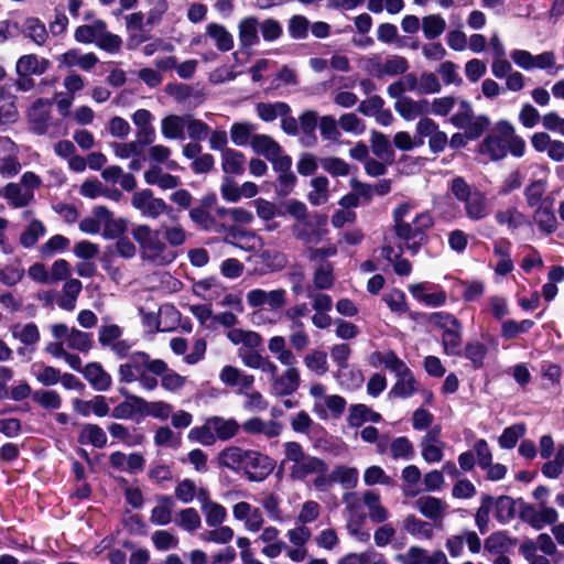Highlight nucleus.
<instances>
[{
	"mask_svg": "<svg viewBox=\"0 0 564 564\" xmlns=\"http://www.w3.org/2000/svg\"><path fill=\"white\" fill-rule=\"evenodd\" d=\"M131 236L138 246L141 261L148 265L161 268L174 262L177 254L171 249L160 229L147 224L133 226Z\"/></svg>",
	"mask_w": 564,
	"mask_h": 564,
	"instance_id": "obj_1",
	"label": "nucleus"
},
{
	"mask_svg": "<svg viewBox=\"0 0 564 564\" xmlns=\"http://www.w3.org/2000/svg\"><path fill=\"white\" fill-rule=\"evenodd\" d=\"M524 150V140L517 135L513 126L508 121H499L479 144V153L492 161L506 158L508 152L513 156L521 158Z\"/></svg>",
	"mask_w": 564,
	"mask_h": 564,
	"instance_id": "obj_2",
	"label": "nucleus"
},
{
	"mask_svg": "<svg viewBox=\"0 0 564 564\" xmlns=\"http://www.w3.org/2000/svg\"><path fill=\"white\" fill-rule=\"evenodd\" d=\"M449 188L454 197L464 204V212L468 219L479 221L489 216L490 207L486 195L469 186L463 177L453 178Z\"/></svg>",
	"mask_w": 564,
	"mask_h": 564,
	"instance_id": "obj_3",
	"label": "nucleus"
},
{
	"mask_svg": "<svg viewBox=\"0 0 564 564\" xmlns=\"http://www.w3.org/2000/svg\"><path fill=\"white\" fill-rule=\"evenodd\" d=\"M283 446L285 454L283 464L292 463L290 466V477L293 480H304L310 475L328 470V465L325 460L305 453L297 442H286Z\"/></svg>",
	"mask_w": 564,
	"mask_h": 564,
	"instance_id": "obj_4",
	"label": "nucleus"
},
{
	"mask_svg": "<svg viewBox=\"0 0 564 564\" xmlns=\"http://www.w3.org/2000/svg\"><path fill=\"white\" fill-rule=\"evenodd\" d=\"M365 70L373 77L397 76L404 74L409 68L405 57L390 55L382 58L379 54H371L364 58Z\"/></svg>",
	"mask_w": 564,
	"mask_h": 564,
	"instance_id": "obj_5",
	"label": "nucleus"
},
{
	"mask_svg": "<svg viewBox=\"0 0 564 564\" xmlns=\"http://www.w3.org/2000/svg\"><path fill=\"white\" fill-rule=\"evenodd\" d=\"M327 224V217L315 214L302 221H296L292 227L294 237L305 243H317L326 234L324 227Z\"/></svg>",
	"mask_w": 564,
	"mask_h": 564,
	"instance_id": "obj_6",
	"label": "nucleus"
},
{
	"mask_svg": "<svg viewBox=\"0 0 564 564\" xmlns=\"http://www.w3.org/2000/svg\"><path fill=\"white\" fill-rule=\"evenodd\" d=\"M246 302L251 308L268 306L270 311H279L286 304V291L284 289L270 291L252 289L246 294Z\"/></svg>",
	"mask_w": 564,
	"mask_h": 564,
	"instance_id": "obj_7",
	"label": "nucleus"
},
{
	"mask_svg": "<svg viewBox=\"0 0 564 564\" xmlns=\"http://www.w3.org/2000/svg\"><path fill=\"white\" fill-rule=\"evenodd\" d=\"M131 204L142 216L152 219H156L169 210L164 199L154 197L153 192L148 188L135 192L132 195Z\"/></svg>",
	"mask_w": 564,
	"mask_h": 564,
	"instance_id": "obj_8",
	"label": "nucleus"
},
{
	"mask_svg": "<svg viewBox=\"0 0 564 564\" xmlns=\"http://www.w3.org/2000/svg\"><path fill=\"white\" fill-rule=\"evenodd\" d=\"M52 336L56 339L65 338L67 346L79 351H88L91 348V334L82 332L66 324L56 323L51 325Z\"/></svg>",
	"mask_w": 564,
	"mask_h": 564,
	"instance_id": "obj_9",
	"label": "nucleus"
},
{
	"mask_svg": "<svg viewBox=\"0 0 564 564\" xmlns=\"http://www.w3.org/2000/svg\"><path fill=\"white\" fill-rule=\"evenodd\" d=\"M274 468L273 460L267 455H262L254 451H247L242 471L251 481H261Z\"/></svg>",
	"mask_w": 564,
	"mask_h": 564,
	"instance_id": "obj_10",
	"label": "nucleus"
},
{
	"mask_svg": "<svg viewBox=\"0 0 564 564\" xmlns=\"http://www.w3.org/2000/svg\"><path fill=\"white\" fill-rule=\"evenodd\" d=\"M301 383V375L295 364L285 366L281 375L270 380V390L273 395L286 397L294 393Z\"/></svg>",
	"mask_w": 564,
	"mask_h": 564,
	"instance_id": "obj_11",
	"label": "nucleus"
},
{
	"mask_svg": "<svg viewBox=\"0 0 564 564\" xmlns=\"http://www.w3.org/2000/svg\"><path fill=\"white\" fill-rule=\"evenodd\" d=\"M149 371L161 377V387L171 393L181 391L186 384V377L171 370L162 359H154L149 364Z\"/></svg>",
	"mask_w": 564,
	"mask_h": 564,
	"instance_id": "obj_12",
	"label": "nucleus"
},
{
	"mask_svg": "<svg viewBox=\"0 0 564 564\" xmlns=\"http://www.w3.org/2000/svg\"><path fill=\"white\" fill-rule=\"evenodd\" d=\"M445 443L441 440V426L430 429L420 441L421 456L429 463H438L443 459Z\"/></svg>",
	"mask_w": 564,
	"mask_h": 564,
	"instance_id": "obj_13",
	"label": "nucleus"
},
{
	"mask_svg": "<svg viewBox=\"0 0 564 564\" xmlns=\"http://www.w3.org/2000/svg\"><path fill=\"white\" fill-rule=\"evenodd\" d=\"M434 224L433 216L429 212H423L414 218V220L405 224H399L394 226L395 235L405 241L413 240L415 238L423 239L425 230L431 228Z\"/></svg>",
	"mask_w": 564,
	"mask_h": 564,
	"instance_id": "obj_14",
	"label": "nucleus"
},
{
	"mask_svg": "<svg viewBox=\"0 0 564 564\" xmlns=\"http://www.w3.org/2000/svg\"><path fill=\"white\" fill-rule=\"evenodd\" d=\"M154 359L145 352H134L130 356L129 360L119 366L120 381L131 383L138 380L143 370L149 371V364Z\"/></svg>",
	"mask_w": 564,
	"mask_h": 564,
	"instance_id": "obj_15",
	"label": "nucleus"
},
{
	"mask_svg": "<svg viewBox=\"0 0 564 564\" xmlns=\"http://www.w3.org/2000/svg\"><path fill=\"white\" fill-rule=\"evenodd\" d=\"M250 147L256 154L264 156L272 165L289 156L282 153L280 144L268 134L252 135Z\"/></svg>",
	"mask_w": 564,
	"mask_h": 564,
	"instance_id": "obj_16",
	"label": "nucleus"
},
{
	"mask_svg": "<svg viewBox=\"0 0 564 564\" xmlns=\"http://www.w3.org/2000/svg\"><path fill=\"white\" fill-rule=\"evenodd\" d=\"M21 169L15 144L8 137H0V173L12 177Z\"/></svg>",
	"mask_w": 564,
	"mask_h": 564,
	"instance_id": "obj_17",
	"label": "nucleus"
},
{
	"mask_svg": "<svg viewBox=\"0 0 564 564\" xmlns=\"http://www.w3.org/2000/svg\"><path fill=\"white\" fill-rule=\"evenodd\" d=\"M198 501L202 512L205 516L206 524L210 528L220 525L227 518V511L224 506L213 501L206 489L199 488Z\"/></svg>",
	"mask_w": 564,
	"mask_h": 564,
	"instance_id": "obj_18",
	"label": "nucleus"
},
{
	"mask_svg": "<svg viewBox=\"0 0 564 564\" xmlns=\"http://www.w3.org/2000/svg\"><path fill=\"white\" fill-rule=\"evenodd\" d=\"M414 506L423 517L436 524L442 523L448 508L445 501L433 496L420 497Z\"/></svg>",
	"mask_w": 564,
	"mask_h": 564,
	"instance_id": "obj_19",
	"label": "nucleus"
},
{
	"mask_svg": "<svg viewBox=\"0 0 564 564\" xmlns=\"http://www.w3.org/2000/svg\"><path fill=\"white\" fill-rule=\"evenodd\" d=\"M238 39L241 48H249L260 42V22L253 15L243 17L237 24Z\"/></svg>",
	"mask_w": 564,
	"mask_h": 564,
	"instance_id": "obj_20",
	"label": "nucleus"
},
{
	"mask_svg": "<svg viewBox=\"0 0 564 564\" xmlns=\"http://www.w3.org/2000/svg\"><path fill=\"white\" fill-rule=\"evenodd\" d=\"M219 380L227 387H238L239 393H242L252 388L254 376L228 365L220 370Z\"/></svg>",
	"mask_w": 564,
	"mask_h": 564,
	"instance_id": "obj_21",
	"label": "nucleus"
},
{
	"mask_svg": "<svg viewBox=\"0 0 564 564\" xmlns=\"http://www.w3.org/2000/svg\"><path fill=\"white\" fill-rule=\"evenodd\" d=\"M51 102L46 99H37L29 109L28 118L31 123V129L36 134H44L48 128L50 108Z\"/></svg>",
	"mask_w": 564,
	"mask_h": 564,
	"instance_id": "obj_22",
	"label": "nucleus"
},
{
	"mask_svg": "<svg viewBox=\"0 0 564 564\" xmlns=\"http://www.w3.org/2000/svg\"><path fill=\"white\" fill-rule=\"evenodd\" d=\"M395 111L405 120L411 121L430 113V102L426 99L414 100L410 97L398 99L394 102Z\"/></svg>",
	"mask_w": 564,
	"mask_h": 564,
	"instance_id": "obj_23",
	"label": "nucleus"
},
{
	"mask_svg": "<svg viewBox=\"0 0 564 564\" xmlns=\"http://www.w3.org/2000/svg\"><path fill=\"white\" fill-rule=\"evenodd\" d=\"M31 216V210H25L22 213V217L24 219H29L30 221L21 232L19 242L26 249L34 247L39 239L46 234L45 225L40 219L32 218Z\"/></svg>",
	"mask_w": 564,
	"mask_h": 564,
	"instance_id": "obj_24",
	"label": "nucleus"
},
{
	"mask_svg": "<svg viewBox=\"0 0 564 564\" xmlns=\"http://www.w3.org/2000/svg\"><path fill=\"white\" fill-rule=\"evenodd\" d=\"M346 409V400L338 394H329L324 401H315L313 412L319 419H327L328 412L335 417H340Z\"/></svg>",
	"mask_w": 564,
	"mask_h": 564,
	"instance_id": "obj_25",
	"label": "nucleus"
},
{
	"mask_svg": "<svg viewBox=\"0 0 564 564\" xmlns=\"http://www.w3.org/2000/svg\"><path fill=\"white\" fill-rule=\"evenodd\" d=\"M72 403L74 411L82 416H88L90 413H94L95 415L102 417L108 415L110 411V408L104 395H95L91 400L88 401L76 398Z\"/></svg>",
	"mask_w": 564,
	"mask_h": 564,
	"instance_id": "obj_26",
	"label": "nucleus"
},
{
	"mask_svg": "<svg viewBox=\"0 0 564 564\" xmlns=\"http://www.w3.org/2000/svg\"><path fill=\"white\" fill-rule=\"evenodd\" d=\"M242 430L248 434H263L272 438L278 437L282 433L283 425L276 421H264L261 417H251L242 423Z\"/></svg>",
	"mask_w": 564,
	"mask_h": 564,
	"instance_id": "obj_27",
	"label": "nucleus"
},
{
	"mask_svg": "<svg viewBox=\"0 0 564 564\" xmlns=\"http://www.w3.org/2000/svg\"><path fill=\"white\" fill-rule=\"evenodd\" d=\"M205 35L213 42L220 52H229L234 48V35L227 28L219 23H208Z\"/></svg>",
	"mask_w": 564,
	"mask_h": 564,
	"instance_id": "obj_28",
	"label": "nucleus"
},
{
	"mask_svg": "<svg viewBox=\"0 0 564 564\" xmlns=\"http://www.w3.org/2000/svg\"><path fill=\"white\" fill-rule=\"evenodd\" d=\"M109 462L113 468L120 471L135 473L142 470L144 466V458L139 453L126 455L122 452H113L109 457Z\"/></svg>",
	"mask_w": 564,
	"mask_h": 564,
	"instance_id": "obj_29",
	"label": "nucleus"
},
{
	"mask_svg": "<svg viewBox=\"0 0 564 564\" xmlns=\"http://www.w3.org/2000/svg\"><path fill=\"white\" fill-rule=\"evenodd\" d=\"M130 400L135 402L140 411H143L147 415H150L154 419L165 421L172 414L173 406L165 401L149 402L137 395H131Z\"/></svg>",
	"mask_w": 564,
	"mask_h": 564,
	"instance_id": "obj_30",
	"label": "nucleus"
},
{
	"mask_svg": "<svg viewBox=\"0 0 564 564\" xmlns=\"http://www.w3.org/2000/svg\"><path fill=\"white\" fill-rule=\"evenodd\" d=\"M1 193L8 204L13 208L25 207L34 198V193L25 189L20 183H9Z\"/></svg>",
	"mask_w": 564,
	"mask_h": 564,
	"instance_id": "obj_31",
	"label": "nucleus"
},
{
	"mask_svg": "<svg viewBox=\"0 0 564 564\" xmlns=\"http://www.w3.org/2000/svg\"><path fill=\"white\" fill-rule=\"evenodd\" d=\"M85 379L96 391H107L111 383V376L97 362L88 364L84 369Z\"/></svg>",
	"mask_w": 564,
	"mask_h": 564,
	"instance_id": "obj_32",
	"label": "nucleus"
},
{
	"mask_svg": "<svg viewBox=\"0 0 564 564\" xmlns=\"http://www.w3.org/2000/svg\"><path fill=\"white\" fill-rule=\"evenodd\" d=\"M186 116L169 115L161 120V133L167 140L185 139Z\"/></svg>",
	"mask_w": 564,
	"mask_h": 564,
	"instance_id": "obj_33",
	"label": "nucleus"
},
{
	"mask_svg": "<svg viewBox=\"0 0 564 564\" xmlns=\"http://www.w3.org/2000/svg\"><path fill=\"white\" fill-rule=\"evenodd\" d=\"M174 500L171 496L162 495L156 498V505L151 511L150 520L156 525H166L172 521Z\"/></svg>",
	"mask_w": 564,
	"mask_h": 564,
	"instance_id": "obj_34",
	"label": "nucleus"
},
{
	"mask_svg": "<svg viewBox=\"0 0 564 564\" xmlns=\"http://www.w3.org/2000/svg\"><path fill=\"white\" fill-rule=\"evenodd\" d=\"M417 390V382L412 371L408 368L404 372L397 376V381L391 388L389 394L392 397L406 399L414 394Z\"/></svg>",
	"mask_w": 564,
	"mask_h": 564,
	"instance_id": "obj_35",
	"label": "nucleus"
},
{
	"mask_svg": "<svg viewBox=\"0 0 564 564\" xmlns=\"http://www.w3.org/2000/svg\"><path fill=\"white\" fill-rule=\"evenodd\" d=\"M370 147L372 153L383 162L392 163L394 151L390 140L382 132L372 131L370 135Z\"/></svg>",
	"mask_w": 564,
	"mask_h": 564,
	"instance_id": "obj_36",
	"label": "nucleus"
},
{
	"mask_svg": "<svg viewBox=\"0 0 564 564\" xmlns=\"http://www.w3.org/2000/svg\"><path fill=\"white\" fill-rule=\"evenodd\" d=\"M268 350L274 355L276 360L283 366L296 364V356L288 348L286 340L281 335L272 336L268 340Z\"/></svg>",
	"mask_w": 564,
	"mask_h": 564,
	"instance_id": "obj_37",
	"label": "nucleus"
},
{
	"mask_svg": "<svg viewBox=\"0 0 564 564\" xmlns=\"http://www.w3.org/2000/svg\"><path fill=\"white\" fill-rule=\"evenodd\" d=\"M47 61L40 59L34 54H28L21 56L15 65L17 73L20 76H29V75H41L43 74L47 68Z\"/></svg>",
	"mask_w": 564,
	"mask_h": 564,
	"instance_id": "obj_38",
	"label": "nucleus"
},
{
	"mask_svg": "<svg viewBox=\"0 0 564 564\" xmlns=\"http://www.w3.org/2000/svg\"><path fill=\"white\" fill-rule=\"evenodd\" d=\"M227 338L232 345L241 344L249 349L258 348L263 341L259 333L242 328H231L227 333Z\"/></svg>",
	"mask_w": 564,
	"mask_h": 564,
	"instance_id": "obj_39",
	"label": "nucleus"
},
{
	"mask_svg": "<svg viewBox=\"0 0 564 564\" xmlns=\"http://www.w3.org/2000/svg\"><path fill=\"white\" fill-rule=\"evenodd\" d=\"M209 419L216 441H228L239 431V423L235 419H225L223 416H210Z\"/></svg>",
	"mask_w": 564,
	"mask_h": 564,
	"instance_id": "obj_40",
	"label": "nucleus"
},
{
	"mask_svg": "<svg viewBox=\"0 0 564 564\" xmlns=\"http://www.w3.org/2000/svg\"><path fill=\"white\" fill-rule=\"evenodd\" d=\"M362 501L373 523H382L389 518V511L381 505L380 497L373 491H366Z\"/></svg>",
	"mask_w": 564,
	"mask_h": 564,
	"instance_id": "obj_41",
	"label": "nucleus"
},
{
	"mask_svg": "<svg viewBox=\"0 0 564 564\" xmlns=\"http://www.w3.org/2000/svg\"><path fill=\"white\" fill-rule=\"evenodd\" d=\"M59 59L67 67L77 66L83 70H89L98 63V58L94 53L80 55L76 50L64 53Z\"/></svg>",
	"mask_w": 564,
	"mask_h": 564,
	"instance_id": "obj_42",
	"label": "nucleus"
},
{
	"mask_svg": "<svg viewBox=\"0 0 564 564\" xmlns=\"http://www.w3.org/2000/svg\"><path fill=\"white\" fill-rule=\"evenodd\" d=\"M498 225L507 226L510 231H514L527 223V217L516 207L498 209L495 214Z\"/></svg>",
	"mask_w": 564,
	"mask_h": 564,
	"instance_id": "obj_43",
	"label": "nucleus"
},
{
	"mask_svg": "<svg viewBox=\"0 0 564 564\" xmlns=\"http://www.w3.org/2000/svg\"><path fill=\"white\" fill-rule=\"evenodd\" d=\"M245 155L234 149L224 150L221 167L225 174L240 175L245 171Z\"/></svg>",
	"mask_w": 564,
	"mask_h": 564,
	"instance_id": "obj_44",
	"label": "nucleus"
},
{
	"mask_svg": "<svg viewBox=\"0 0 564 564\" xmlns=\"http://www.w3.org/2000/svg\"><path fill=\"white\" fill-rule=\"evenodd\" d=\"M246 452L237 446L227 447L219 453V465L235 471H240L243 467Z\"/></svg>",
	"mask_w": 564,
	"mask_h": 564,
	"instance_id": "obj_45",
	"label": "nucleus"
},
{
	"mask_svg": "<svg viewBox=\"0 0 564 564\" xmlns=\"http://www.w3.org/2000/svg\"><path fill=\"white\" fill-rule=\"evenodd\" d=\"M78 442L102 448L107 444V435L99 425L85 424L79 432Z\"/></svg>",
	"mask_w": 564,
	"mask_h": 564,
	"instance_id": "obj_46",
	"label": "nucleus"
},
{
	"mask_svg": "<svg viewBox=\"0 0 564 564\" xmlns=\"http://www.w3.org/2000/svg\"><path fill=\"white\" fill-rule=\"evenodd\" d=\"M290 107L288 104L282 101H276L273 104L270 102H260L256 107L257 115L263 121H273L278 117H284L289 115Z\"/></svg>",
	"mask_w": 564,
	"mask_h": 564,
	"instance_id": "obj_47",
	"label": "nucleus"
},
{
	"mask_svg": "<svg viewBox=\"0 0 564 564\" xmlns=\"http://www.w3.org/2000/svg\"><path fill=\"white\" fill-rule=\"evenodd\" d=\"M23 33L35 44L43 45L48 39L45 24L37 18H28L23 24Z\"/></svg>",
	"mask_w": 564,
	"mask_h": 564,
	"instance_id": "obj_48",
	"label": "nucleus"
},
{
	"mask_svg": "<svg viewBox=\"0 0 564 564\" xmlns=\"http://www.w3.org/2000/svg\"><path fill=\"white\" fill-rule=\"evenodd\" d=\"M106 26L101 20H97L90 25H80L75 31V40L79 43H97Z\"/></svg>",
	"mask_w": 564,
	"mask_h": 564,
	"instance_id": "obj_49",
	"label": "nucleus"
},
{
	"mask_svg": "<svg viewBox=\"0 0 564 564\" xmlns=\"http://www.w3.org/2000/svg\"><path fill=\"white\" fill-rule=\"evenodd\" d=\"M80 291L82 282L79 280H68L63 286V296L58 301V306L65 311H73Z\"/></svg>",
	"mask_w": 564,
	"mask_h": 564,
	"instance_id": "obj_50",
	"label": "nucleus"
},
{
	"mask_svg": "<svg viewBox=\"0 0 564 564\" xmlns=\"http://www.w3.org/2000/svg\"><path fill=\"white\" fill-rule=\"evenodd\" d=\"M533 219L540 230L544 234H551L556 229L557 220L551 206L541 205L534 212Z\"/></svg>",
	"mask_w": 564,
	"mask_h": 564,
	"instance_id": "obj_51",
	"label": "nucleus"
},
{
	"mask_svg": "<svg viewBox=\"0 0 564 564\" xmlns=\"http://www.w3.org/2000/svg\"><path fill=\"white\" fill-rule=\"evenodd\" d=\"M446 29V21L440 14H429L422 19V31L427 40L441 36Z\"/></svg>",
	"mask_w": 564,
	"mask_h": 564,
	"instance_id": "obj_52",
	"label": "nucleus"
},
{
	"mask_svg": "<svg viewBox=\"0 0 564 564\" xmlns=\"http://www.w3.org/2000/svg\"><path fill=\"white\" fill-rule=\"evenodd\" d=\"M422 474L417 466L408 465L402 469L401 478L405 482L403 494L406 497H415L420 490L417 484L421 480Z\"/></svg>",
	"mask_w": 564,
	"mask_h": 564,
	"instance_id": "obj_53",
	"label": "nucleus"
},
{
	"mask_svg": "<svg viewBox=\"0 0 564 564\" xmlns=\"http://www.w3.org/2000/svg\"><path fill=\"white\" fill-rule=\"evenodd\" d=\"M305 367L312 372L324 376L328 371L327 354L323 350L314 349L303 357Z\"/></svg>",
	"mask_w": 564,
	"mask_h": 564,
	"instance_id": "obj_54",
	"label": "nucleus"
},
{
	"mask_svg": "<svg viewBox=\"0 0 564 564\" xmlns=\"http://www.w3.org/2000/svg\"><path fill=\"white\" fill-rule=\"evenodd\" d=\"M404 530L420 539L430 540L433 536V530L427 522L416 518L414 514H409L403 522Z\"/></svg>",
	"mask_w": 564,
	"mask_h": 564,
	"instance_id": "obj_55",
	"label": "nucleus"
},
{
	"mask_svg": "<svg viewBox=\"0 0 564 564\" xmlns=\"http://www.w3.org/2000/svg\"><path fill=\"white\" fill-rule=\"evenodd\" d=\"M12 336L22 344L33 345L40 339V332L34 323L17 324L11 328Z\"/></svg>",
	"mask_w": 564,
	"mask_h": 564,
	"instance_id": "obj_56",
	"label": "nucleus"
},
{
	"mask_svg": "<svg viewBox=\"0 0 564 564\" xmlns=\"http://www.w3.org/2000/svg\"><path fill=\"white\" fill-rule=\"evenodd\" d=\"M358 478L359 474L357 468L340 465L333 469L334 482L340 484L346 489L355 488L358 484Z\"/></svg>",
	"mask_w": 564,
	"mask_h": 564,
	"instance_id": "obj_57",
	"label": "nucleus"
},
{
	"mask_svg": "<svg viewBox=\"0 0 564 564\" xmlns=\"http://www.w3.org/2000/svg\"><path fill=\"white\" fill-rule=\"evenodd\" d=\"M292 159L290 156L284 158L279 162H274L273 169L276 171L279 175V183L283 186L285 192H290L293 187L296 176L291 171Z\"/></svg>",
	"mask_w": 564,
	"mask_h": 564,
	"instance_id": "obj_58",
	"label": "nucleus"
},
{
	"mask_svg": "<svg viewBox=\"0 0 564 564\" xmlns=\"http://www.w3.org/2000/svg\"><path fill=\"white\" fill-rule=\"evenodd\" d=\"M188 440L199 443L204 446H210L216 443V436L212 429L210 419L200 426L193 427L188 433Z\"/></svg>",
	"mask_w": 564,
	"mask_h": 564,
	"instance_id": "obj_59",
	"label": "nucleus"
},
{
	"mask_svg": "<svg viewBox=\"0 0 564 564\" xmlns=\"http://www.w3.org/2000/svg\"><path fill=\"white\" fill-rule=\"evenodd\" d=\"M256 124L250 122H236L230 128V138L234 144L245 145L254 135Z\"/></svg>",
	"mask_w": 564,
	"mask_h": 564,
	"instance_id": "obj_60",
	"label": "nucleus"
},
{
	"mask_svg": "<svg viewBox=\"0 0 564 564\" xmlns=\"http://www.w3.org/2000/svg\"><path fill=\"white\" fill-rule=\"evenodd\" d=\"M429 322L435 327L442 329V334L454 332L457 328H463L460 322L452 314L446 312L432 313L429 317Z\"/></svg>",
	"mask_w": 564,
	"mask_h": 564,
	"instance_id": "obj_61",
	"label": "nucleus"
},
{
	"mask_svg": "<svg viewBox=\"0 0 564 564\" xmlns=\"http://www.w3.org/2000/svg\"><path fill=\"white\" fill-rule=\"evenodd\" d=\"M312 191L308 194L311 204L318 206L328 199V180L325 176H317L311 181Z\"/></svg>",
	"mask_w": 564,
	"mask_h": 564,
	"instance_id": "obj_62",
	"label": "nucleus"
},
{
	"mask_svg": "<svg viewBox=\"0 0 564 564\" xmlns=\"http://www.w3.org/2000/svg\"><path fill=\"white\" fill-rule=\"evenodd\" d=\"M333 284V265L328 262H322L314 272L313 285L317 290H327L330 289Z\"/></svg>",
	"mask_w": 564,
	"mask_h": 564,
	"instance_id": "obj_63",
	"label": "nucleus"
},
{
	"mask_svg": "<svg viewBox=\"0 0 564 564\" xmlns=\"http://www.w3.org/2000/svg\"><path fill=\"white\" fill-rule=\"evenodd\" d=\"M525 431L527 427L523 423H518L505 429L499 437V445L506 449L513 448L518 441L525 434Z\"/></svg>",
	"mask_w": 564,
	"mask_h": 564,
	"instance_id": "obj_64",
	"label": "nucleus"
}]
</instances>
